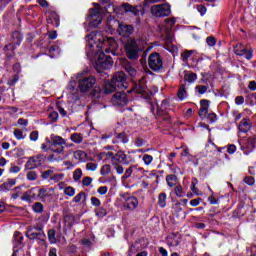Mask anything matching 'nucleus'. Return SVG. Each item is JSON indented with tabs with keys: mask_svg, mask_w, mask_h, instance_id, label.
<instances>
[{
	"mask_svg": "<svg viewBox=\"0 0 256 256\" xmlns=\"http://www.w3.org/2000/svg\"><path fill=\"white\" fill-rule=\"evenodd\" d=\"M86 41H88V47L93 48V41H98V49L102 52L98 55L96 61V69L98 71H103V69H111L113 67V58L111 56L105 55V53H115L119 49L117 40L113 37L101 36L99 32H91L86 36ZM105 51V53L103 52Z\"/></svg>",
	"mask_w": 256,
	"mask_h": 256,
	"instance_id": "f257e3e1",
	"label": "nucleus"
},
{
	"mask_svg": "<svg viewBox=\"0 0 256 256\" xmlns=\"http://www.w3.org/2000/svg\"><path fill=\"white\" fill-rule=\"evenodd\" d=\"M95 83H97V79L93 75H80L78 76V89L80 93H87L95 87Z\"/></svg>",
	"mask_w": 256,
	"mask_h": 256,
	"instance_id": "f03ea898",
	"label": "nucleus"
},
{
	"mask_svg": "<svg viewBox=\"0 0 256 256\" xmlns=\"http://www.w3.org/2000/svg\"><path fill=\"white\" fill-rule=\"evenodd\" d=\"M124 49L128 59L131 61H136V59H139V45L137 44V40H135V38H128L124 44Z\"/></svg>",
	"mask_w": 256,
	"mask_h": 256,
	"instance_id": "7ed1b4c3",
	"label": "nucleus"
},
{
	"mask_svg": "<svg viewBox=\"0 0 256 256\" xmlns=\"http://www.w3.org/2000/svg\"><path fill=\"white\" fill-rule=\"evenodd\" d=\"M63 145H67V141L63 139V137L51 134L50 149L53 151V153H58V155H61V153L65 151V147Z\"/></svg>",
	"mask_w": 256,
	"mask_h": 256,
	"instance_id": "20e7f679",
	"label": "nucleus"
},
{
	"mask_svg": "<svg viewBox=\"0 0 256 256\" xmlns=\"http://www.w3.org/2000/svg\"><path fill=\"white\" fill-rule=\"evenodd\" d=\"M26 237L31 241L38 239V241L44 242L47 239L43 227L41 226H29L26 231Z\"/></svg>",
	"mask_w": 256,
	"mask_h": 256,
	"instance_id": "39448f33",
	"label": "nucleus"
},
{
	"mask_svg": "<svg viewBox=\"0 0 256 256\" xmlns=\"http://www.w3.org/2000/svg\"><path fill=\"white\" fill-rule=\"evenodd\" d=\"M148 65L155 73H161V71H163V59L161 58V55L157 52L150 54Z\"/></svg>",
	"mask_w": 256,
	"mask_h": 256,
	"instance_id": "423d86ee",
	"label": "nucleus"
},
{
	"mask_svg": "<svg viewBox=\"0 0 256 256\" xmlns=\"http://www.w3.org/2000/svg\"><path fill=\"white\" fill-rule=\"evenodd\" d=\"M134 93H138V95H142L144 99H149L153 93L147 89V77L143 76L133 88Z\"/></svg>",
	"mask_w": 256,
	"mask_h": 256,
	"instance_id": "0eeeda50",
	"label": "nucleus"
},
{
	"mask_svg": "<svg viewBox=\"0 0 256 256\" xmlns=\"http://www.w3.org/2000/svg\"><path fill=\"white\" fill-rule=\"evenodd\" d=\"M169 107V102L167 100H163L160 107L157 108L155 117L159 121H162L163 123H167L168 125H171L172 119L169 113L165 111Z\"/></svg>",
	"mask_w": 256,
	"mask_h": 256,
	"instance_id": "6e6552de",
	"label": "nucleus"
},
{
	"mask_svg": "<svg viewBox=\"0 0 256 256\" xmlns=\"http://www.w3.org/2000/svg\"><path fill=\"white\" fill-rule=\"evenodd\" d=\"M21 41H23V36L21 35V32L14 31L12 33V43L6 45L4 47V51H6L7 57H13L15 55V45H21Z\"/></svg>",
	"mask_w": 256,
	"mask_h": 256,
	"instance_id": "1a4fd4ad",
	"label": "nucleus"
},
{
	"mask_svg": "<svg viewBox=\"0 0 256 256\" xmlns=\"http://www.w3.org/2000/svg\"><path fill=\"white\" fill-rule=\"evenodd\" d=\"M150 11L154 17H169L171 15V5L167 3L156 4L151 7Z\"/></svg>",
	"mask_w": 256,
	"mask_h": 256,
	"instance_id": "9d476101",
	"label": "nucleus"
},
{
	"mask_svg": "<svg viewBox=\"0 0 256 256\" xmlns=\"http://www.w3.org/2000/svg\"><path fill=\"white\" fill-rule=\"evenodd\" d=\"M89 17L91 27H99L103 21V16H101V5L94 4V8L90 9Z\"/></svg>",
	"mask_w": 256,
	"mask_h": 256,
	"instance_id": "9b49d317",
	"label": "nucleus"
},
{
	"mask_svg": "<svg viewBox=\"0 0 256 256\" xmlns=\"http://www.w3.org/2000/svg\"><path fill=\"white\" fill-rule=\"evenodd\" d=\"M111 103L114 105V107H125V105L129 103L127 93L123 91L116 92L111 98Z\"/></svg>",
	"mask_w": 256,
	"mask_h": 256,
	"instance_id": "f8f14e48",
	"label": "nucleus"
},
{
	"mask_svg": "<svg viewBox=\"0 0 256 256\" xmlns=\"http://www.w3.org/2000/svg\"><path fill=\"white\" fill-rule=\"evenodd\" d=\"M112 81L118 89H127V76L123 72H117L113 76Z\"/></svg>",
	"mask_w": 256,
	"mask_h": 256,
	"instance_id": "ddd939ff",
	"label": "nucleus"
},
{
	"mask_svg": "<svg viewBox=\"0 0 256 256\" xmlns=\"http://www.w3.org/2000/svg\"><path fill=\"white\" fill-rule=\"evenodd\" d=\"M134 31L135 28H133V25L124 24L121 22L118 23L117 33L121 37H130V35H133Z\"/></svg>",
	"mask_w": 256,
	"mask_h": 256,
	"instance_id": "4468645a",
	"label": "nucleus"
},
{
	"mask_svg": "<svg viewBox=\"0 0 256 256\" xmlns=\"http://www.w3.org/2000/svg\"><path fill=\"white\" fill-rule=\"evenodd\" d=\"M235 55H239L240 57H245V59H253V50H249L245 48L242 44H237L234 47Z\"/></svg>",
	"mask_w": 256,
	"mask_h": 256,
	"instance_id": "2eb2a0df",
	"label": "nucleus"
},
{
	"mask_svg": "<svg viewBox=\"0 0 256 256\" xmlns=\"http://www.w3.org/2000/svg\"><path fill=\"white\" fill-rule=\"evenodd\" d=\"M43 165V155L32 156L26 162V169H37Z\"/></svg>",
	"mask_w": 256,
	"mask_h": 256,
	"instance_id": "dca6fc26",
	"label": "nucleus"
},
{
	"mask_svg": "<svg viewBox=\"0 0 256 256\" xmlns=\"http://www.w3.org/2000/svg\"><path fill=\"white\" fill-rule=\"evenodd\" d=\"M120 65L124 68L126 73L130 75V77H135V75H137V70L133 67V64L127 60V58H122L120 60Z\"/></svg>",
	"mask_w": 256,
	"mask_h": 256,
	"instance_id": "f3484780",
	"label": "nucleus"
},
{
	"mask_svg": "<svg viewBox=\"0 0 256 256\" xmlns=\"http://www.w3.org/2000/svg\"><path fill=\"white\" fill-rule=\"evenodd\" d=\"M256 147V138L251 137L248 138L246 143L241 146V150L243 151L244 155H249L250 153H253V149Z\"/></svg>",
	"mask_w": 256,
	"mask_h": 256,
	"instance_id": "a211bd4d",
	"label": "nucleus"
},
{
	"mask_svg": "<svg viewBox=\"0 0 256 256\" xmlns=\"http://www.w3.org/2000/svg\"><path fill=\"white\" fill-rule=\"evenodd\" d=\"M174 25H175V19L168 18L164 20V25L161 28V31L165 33L168 39L171 37V29H173Z\"/></svg>",
	"mask_w": 256,
	"mask_h": 256,
	"instance_id": "6ab92c4d",
	"label": "nucleus"
},
{
	"mask_svg": "<svg viewBox=\"0 0 256 256\" xmlns=\"http://www.w3.org/2000/svg\"><path fill=\"white\" fill-rule=\"evenodd\" d=\"M111 163H123V165H129V160H127V154L123 151H118L112 157Z\"/></svg>",
	"mask_w": 256,
	"mask_h": 256,
	"instance_id": "aec40b11",
	"label": "nucleus"
},
{
	"mask_svg": "<svg viewBox=\"0 0 256 256\" xmlns=\"http://www.w3.org/2000/svg\"><path fill=\"white\" fill-rule=\"evenodd\" d=\"M209 100L207 99H202L200 101V109L198 111V115L200 119H205L207 117V114L209 113Z\"/></svg>",
	"mask_w": 256,
	"mask_h": 256,
	"instance_id": "412c9836",
	"label": "nucleus"
},
{
	"mask_svg": "<svg viewBox=\"0 0 256 256\" xmlns=\"http://www.w3.org/2000/svg\"><path fill=\"white\" fill-rule=\"evenodd\" d=\"M139 207V200L136 197H129L124 203V209L127 211H135Z\"/></svg>",
	"mask_w": 256,
	"mask_h": 256,
	"instance_id": "4be33fe9",
	"label": "nucleus"
},
{
	"mask_svg": "<svg viewBox=\"0 0 256 256\" xmlns=\"http://www.w3.org/2000/svg\"><path fill=\"white\" fill-rule=\"evenodd\" d=\"M167 243L170 247H177L181 243V236L179 234H169L167 237Z\"/></svg>",
	"mask_w": 256,
	"mask_h": 256,
	"instance_id": "5701e85b",
	"label": "nucleus"
},
{
	"mask_svg": "<svg viewBox=\"0 0 256 256\" xmlns=\"http://www.w3.org/2000/svg\"><path fill=\"white\" fill-rule=\"evenodd\" d=\"M239 131L241 133H247L251 129V120L244 118L241 120L239 126H238Z\"/></svg>",
	"mask_w": 256,
	"mask_h": 256,
	"instance_id": "b1692460",
	"label": "nucleus"
},
{
	"mask_svg": "<svg viewBox=\"0 0 256 256\" xmlns=\"http://www.w3.org/2000/svg\"><path fill=\"white\" fill-rule=\"evenodd\" d=\"M17 180L15 179H8L5 183L0 185V191H11V189L16 185Z\"/></svg>",
	"mask_w": 256,
	"mask_h": 256,
	"instance_id": "393cba45",
	"label": "nucleus"
},
{
	"mask_svg": "<svg viewBox=\"0 0 256 256\" xmlns=\"http://www.w3.org/2000/svg\"><path fill=\"white\" fill-rule=\"evenodd\" d=\"M74 159H76V161H80L81 163H85V161H87V153H85V151L83 150H76L73 153Z\"/></svg>",
	"mask_w": 256,
	"mask_h": 256,
	"instance_id": "a878e982",
	"label": "nucleus"
},
{
	"mask_svg": "<svg viewBox=\"0 0 256 256\" xmlns=\"http://www.w3.org/2000/svg\"><path fill=\"white\" fill-rule=\"evenodd\" d=\"M178 181L179 180L175 174H170L166 176V182L168 187H171V188L176 187Z\"/></svg>",
	"mask_w": 256,
	"mask_h": 256,
	"instance_id": "bb28decb",
	"label": "nucleus"
},
{
	"mask_svg": "<svg viewBox=\"0 0 256 256\" xmlns=\"http://www.w3.org/2000/svg\"><path fill=\"white\" fill-rule=\"evenodd\" d=\"M117 85H115V82H113V80L111 82H107L105 84L104 87V93H106L107 95H109V93H113L115 91H117Z\"/></svg>",
	"mask_w": 256,
	"mask_h": 256,
	"instance_id": "cd10ccee",
	"label": "nucleus"
},
{
	"mask_svg": "<svg viewBox=\"0 0 256 256\" xmlns=\"http://www.w3.org/2000/svg\"><path fill=\"white\" fill-rule=\"evenodd\" d=\"M64 223H65V227H67L68 229H71V227L75 225V217L73 216V214H68L64 216Z\"/></svg>",
	"mask_w": 256,
	"mask_h": 256,
	"instance_id": "c85d7f7f",
	"label": "nucleus"
},
{
	"mask_svg": "<svg viewBox=\"0 0 256 256\" xmlns=\"http://www.w3.org/2000/svg\"><path fill=\"white\" fill-rule=\"evenodd\" d=\"M177 97L178 99H180V101H184V99H187V89L185 88V85H180Z\"/></svg>",
	"mask_w": 256,
	"mask_h": 256,
	"instance_id": "c756f323",
	"label": "nucleus"
},
{
	"mask_svg": "<svg viewBox=\"0 0 256 256\" xmlns=\"http://www.w3.org/2000/svg\"><path fill=\"white\" fill-rule=\"evenodd\" d=\"M87 201V194L85 192L78 193L74 198V203H85Z\"/></svg>",
	"mask_w": 256,
	"mask_h": 256,
	"instance_id": "7c9ffc66",
	"label": "nucleus"
},
{
	"mask_svg": "<svg viewBox=\"0 0 256 256\" xmlns=\"http://www.w3.org/2000/svg\"><path fill=\"white\" fill-rule=\"evenodd\" d=\"M158 205H159V207H162V208L167 206V194L166 193L159 194Z\"/></svg>",
	"mask_w": 256,
	"mask_h": 256,
	"instance_id": "2f4dec72",
	"label": "nucleus"
},
{
	"mask_svg": "<svg viewBox=\"0 0 256 256\" xmlns=\"http://www.w3.org/2000/svg\"><path fill=\"white\" fill-rule=\"evenodd\" d=\"M70 139L73 141V143L76 144L83 143V134L73 133L71 134Z\"/></svg>",
	"mask_w": 256,
	"mask_h": 256,
	"instance_id": "473e14b6",
	"label": "nucleus"
},
{
	"mask_svg": "<svg viewBox=\"0 0 256 256\" xmlns=\"http://www.w3.org/2000/svg\"><path fill=\"white\" fill-rule=\"evenodd\" d=\"M35 197V194L33 193V189L28 190L24 192L21 196L22 201H31Z\"/></svg>",
	"mask_w": 256,
	"mask_h": 256,
	"instance_id": "72a5a7b5",
	"label": "nucleus"
},
{
	"mask_svg": "<svg viewBox=\"0 0 256 256\" xmlns=\"http://www.w3.org/2000/svg\"><path fill=\"white\" fill-rule=\"evenodd\" d=\"M112 167H113V169L116 170V173L118 175H123V173L125 172V169L123 168V165H121V163L112 162Z\"/></svg>",
	"mask_w": 256,
	"mask_h": 256,
	"instance_id": "f704fd0d",
	"label": "nucleus"
},
{
	"mask_svg": "<svg viewBox=\"0 0 256 256\" xmlns=\"http://www.w3.org/2000/svg\"><path fill=\"white\" fill-rule=\"evenodd\" d=\"M48 240L51 245H54V243H57V237L55 236V229L48 230Z\"/></svg>",
	"mask_w": 256,
	"mask_h": 256,
	"instance_id": "c9c22d12",
	"label": "nucleus"
},
{
	"mask_svg": "<svg viewBox=\"0 0 256 256\" xmlns=\"http://www.w3.org/2000/svg\"><path fill=\"white\" fill-rule=\"evenodd\" d=\"M116 139H117V142H119V143H128L129 142V138L127 137V134H125V132L118 133L116 135Z\"/></svg>",
	"mask_w": 256,
	"mask_h": 256,
	"instance_id": "e433bc0d",
	"label": "nucleus"
},
{
	"mask_svg": "<svg viewBox=\"0 0 256 256\" xmlns=\"http://www.w3.org/2000/svg\"><path fill=\"white\" fill-rule=\"evenodd\" d=\"M63 177H65V174H55V172H53L50 181L51 183H59V181H63Z\"/></svg>",
	"mask_w": 256,
	"mask_h": 256,
	"instance_id": "4c0bfd02",
	"label": "nucleus"
},
{
	"mask_svg": "<svg viewBox=\"0 0 256 256\" xmlns=\"http://www.w3.org/2000/svg\"><path fill=\"white\" fill-rule=\"evenodd\" d=\"M184 79H185L188 83H195V81H197V74H195V73H188V74H185Z\"/></svg>",
	"mask_w": 256,
	"mask_h": 256,
	"instance_id": "58836bf2",
	"label": "nucleus"
},
{
	"mask_svg": "<svg viewBox=\"0 0 256 256\" xmlns=\"http://www.w3.org/2000/svg\"><path fill=\"white\" fill-rule=\"evenodd\" d=\"M39 199H47V197H51V194L46 188H41L38 193Z\"/></svg>",
	"mask_w": 256,
	"mask_h": 256,
	"instance_id": "ea45409f",
	"label": "nucleus"
},
{
	"mask_svg": "<svg viewBox=\"0 0 256 256\" xmlns=\"http://www.w3.org/2000/svg\"><path fill=\"white\" fill-rule=\"evenodd\" d=\"M122 7L125 11L133 13L134 15H137V8L131 6L129 3L122 4Z\"/></svg>",
	"mask_w": 256,
	"mask_h": 256,
	"instance_id": "a19ab883",
	"label": "nucleus"
},
{
	"mask_svg": "<svg viewBox=\"0 0 256 256\" xmlns=\"http://www.w3.org/2000/svg\"><path fill=\"white\" fill-rule=\"evenodd\" d=\"M95 214L99 219H103V217L107 216V210L103 207H100L95 210Z\"/></svg>",
	"mask_w": 256,
	"mask_h": 256,
	"instance_id": "79ce46f5",
	"label": "nucleus"
},
{
	"mask_svg": "<svg viewBox=\"0 0 256 256\" xmlns=\"http://www.w3.org/2000/svg\"><path fill=\"white\" fill-rule=\"evenodd\" d=\"M82 177H83V170H81V168H77L73 172V179H74V181H81Z\"/></svg>",
	"mask_w": 256,
	"mask_h": 256,
	"instance_id": "37998d69",
	"label": "nucleus"
},
{
	"mask_svg": "<svg viewBox=\"0 0 256 256\" xmlns=\"http://www.w3.org/2000/svg\"><path fill=\"white\" fill-rule=\"evenodd\" d=\"M191 55H193V50H186L181 54L182 57V61L184 63H187L189 61V57H191Z\"/></svg>",
	"mask_w": 256,
	"mask_h": 256,
	"instance_id": "c03bdc74",
	"label": "nucleus"
},
{
	"mask_svg": "<svg viewBox=\"0 0 256 256\" xmlns=\"http://www.w3.org/2000/svg\"><path fill=\"white\" fill-rule=\"evenodd\" d=\"M53 173H54L53 170H46V171L41 173V177L44 180L49 179L51 181V177H53Z\"/></svg>",
	"mask_w": 256,
	"mask_h": 256,
	"instance_id": "a18cd8bd",
	"label": "nucleus"
},
{
	"mask_svg": "<svg viewBox=\"0 0 256 256\" xmlns=\"http://www.w3.org/2000/svg\"><path fill=\"white\" fill-rule=\"evenodd\" d=\"M64 194L68 197H74L75 196V188L72 186H68L64 189Z\"/></svg>",
	"mask_w": 256,
	"mask_h": 256,
	"instance_id": "49530a36",
	"label": "nucleus"
},
{
	"mask_svg": "<svg viewBox=\"0 0 256 256\" xmlns=\"http://www.w3.org/2000/svg\"><path fill=\"white\" fill-rule=\"evenodd\" d=\"M142 161H144L145 165H151L153 163V156L144 154L142 155Z\"/></svg>",
	"mask_w": 256,
	"mask_h": 256,
	"instance_id": "de8ad7c7",
	"label": "nucleus"
},
{
	"mask_svg": "<svg viewBox=\"0 0 256 256\" xmlns=\"http://www.w3.org/2000/svg\"><path fill=\"white\" fill-rule=\"evenodd\" d=\"M23 192L21 191V187H15L14 191L11 194L12 199H19V195H21Z\"/></svg>",
	"mask_w": 256,
	"mask_h": 256,
	"instance_id": "09e8293b",
	"label": "nucleus"
},
{
	"mask_svg": "<svg viewBox=\"0 0 256 256\" xmlns=\"http://www.w3.org/2000/svg\"><path fill=\"white\" fill-rule=\"evenodd\" d=\"M26 178L28 179V181H37V172L29 171L26 175Z\"/></svg>",
	"mask_w": 256,
	"mask_h": 256,
	"instance_id": "8fccbe9b",
	"label": "nucleus"
},
{
	"mask_svg": "<svg viewBox=\"0 0 256 256\" xmlns=\"http://www.w3.org/2000/svg\"><path fill=\"white\" fill-rule=\"evenodd\" d=\"M97 167H99V165L97 163L88 162L86 164V170L87 171H97Z\"/></svg>",
	"mask_w": 256,
	"mask_h": 256,
	"instance_id": "3c124183",
	"label": "nucleus"
},
{
	"mask_svg": "<svg viewBox=\"0 0 256 256\" xmlns=\"http://www.w3.org/2000/svg\"><path fill=\"white\" fill-rule=\"evenodd\" d=\"M101 175H109L111 173V165L106 164L100 170Z\"/></svg>",
	"mask_w": 256,
	"mask_h": 256,
	"instance_id": "603ef678",
	"label": "nucleus"
},
{
	"mask_svg": "<svg viewBox=\"0 0 256 256\" xmlns=\"http://www.w3.org/2000/svg\"><path fill=\"white\" fill-rule=\"evenodd\" d=\"M131 175H133V167H129L128 169H126V171L124 172V175L122 176V180L125 181L129 179Z\"/></svg>",
	"mask_w": 256,
	"mask_h": 256,
	"instance_id": "864d4df0",
	"label": "nucleus"
},
{
	"mask_svg": "<svg viewBox=\"0 0 256 256\" xmlns=\"http://www.w3.org/2000/svg\"><path fill=\"white\" fill-rule=\"evenodd\" d=\"M91 183H93V178L86 176L82 179V185L83 187H89V185H91Z\"/></svg>",
	"mask_w": 256,
	"mask_h": 256,
	"instance_id": "5fc2aeb1",
	"label": "nucleus"
},
{
	"mask_svg": "<svg viewBox=\"0 0 256 256\" xmlns=\"http://www.w3.org/2000/svg\"><path fill=\"white\" fill-rule=\"evenodd\" d=\"M207 89H209V87L207 86H203V85L196 86V91L199 93V95H204V93H207Z\"/></svg>",
	"mask_w": 256,
	"mask_h": 256,
	"instance_id": "6e6d98bb",
	"label": "nucleus"
},
{
	"mask_svg": "<svg viewBox=\"0 0 256 256\" xmlns=\"http://www.w3.org/2000/svg\"><path fill=\"white\" fill-rule=\"evenodd\" d=\"M174 193H175L176 197H183V187L181 185H177L174 188Z\"/></svg>",
	"mask_w": 256,
	"mask_h": 256,
	"instance_id": "4d7b16f0",
	"label": "nucleus"
},
{
	"mask_svg": "<svg viewBox=\"0 0 256 256\" xmlns=\"http://www.w3.org/2000/svg\"><path fill=\"white\" fill-rule=\"evenodd\" d=\"M33 209H34L35 213H43V204L36 202L33 205Z\"/></svg>",
	"mask_w": 256,
	"mask_h": 256,
	"instance_id": "13d9d810",
	"label": "nucleus"
},
{
	"mask_svg": "<svg viewBox=\"0 0 256 256\" xmlns=\"http://www.w3.org/2000/svg\"><path fill=\"white\" fill-rule=\"evenodd\" d=\"M14 241L18 244L21 245L23 243V236L19 232H15L14 234Z\"/></svg>",
	"mask_w": 256,
	"mask_h": 256,
	"instance_id": "bf43d9fd",
	"label": "nucleus"
},
{
	"mask_svg": "<svg viewBox=\"0 0 256 256\" xmlns=\"http://www.w3.org/2000/svg\"><path fill=\"white\" fill-rule=\"evenodd\" d=\"M244 183H246V185L253 186L255 185V178L253 176H246L244 178Z\"/></svg>",
	"mask_w": 256,
	"mask_h": 256,
	"instance_id": "052dcab7",
	"label": "nucleus"
},
{
	"mask_svg": "<svg viewBox=\"0 0 256 256\" xmlns=\"http://www.w3.org/2000/svg\"><path fill=\"white\" fill-rule=\"evenodd\" d=\"M206 43H207V45H209V47H215V45H216V43H217V40L215 39V37L209 36V37L206 39Z\"/></svg>",
	"mask_w": 256,
	"mask_h": 256,
	"instance_id": "680f3d73",
	"label": "nucleus"
},
{
	"mask_svg": "<svg viewBox=\"0 0 256 256\" xmlns=\"http://www.w3.org/2000/svg\"><path fill=\"white\" fill-rule=\"evenodd\" d=\"M48 117H49V119H51V121H53L55 123V121H57V119H59V113L57 111H52L49 113Z\"/></svg>",
	"mask_w": 256,
	"mask_h": 256,
	"instance_id": "e2e57ef3",
	"label": "nucleus"
},
{
	"mask_svg": "<svg viewBox=\"0 0 256 256\" xmlns=\"http://www.w3.org/2000/svg\"><path fill=\"white\" fill-rule=\"evenodd\" d=\"M14 137H16V139H25V137H23V131L19 130V129H15L14 130Z\"/></svg>",
	"mask_w": 256,
	"mask_h": 256,
	"instance_id": "0e129e2a",
	"label": "nucleus"
},
{
	"mask_svg": "<svg viewBox=\"0 0 256 256\" xmlns=\"http://www.w3.org/2000/svg\"><path fill=\"white\" fill-rule=\"evenodd\" d=\"M99 195H107V191H109V188L107 186H101L98 188Z\"/></svg>",
	"mask_w": 256,
	"mask_h": 256,
	"instance_id": "69168bd1",
	"label": "nucleus"
},
{
	"mask_svg": "<svg viewBox=\"0 0 256 256\" xmlns=\"http://www.w3.org/2000/svg\"><path fill=\"white\" fill-rule=\"evenodd\" d=\"M17 81H19V75H14L12 79L8 80V85L13 86Z\"/></svg>",
	"mask_w": 256,
	"mask_h": 256,
	"instance_id": "338daca9",
	"label": "nucleus"
},
{
	"mask_svg": "<svg viewBox=\"0 0 256 256\" xmlns=\"http://www.w3.org/2000/svg\"><path fill=\"white\" fill-rule=\"evenodd\" d=\"M39 139V132L37 131H32L30 133V140L31 141H37Z\"/></svg>",
	"mask_w": 256,
	"mask_h": 256,
	"instance_id": "774afa93",
	"label": "nucleus"
}]
</instances>
